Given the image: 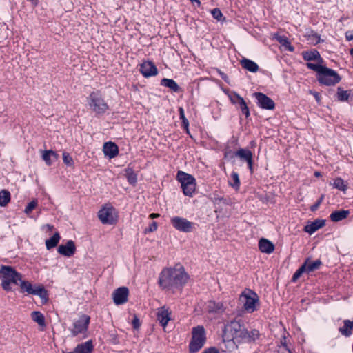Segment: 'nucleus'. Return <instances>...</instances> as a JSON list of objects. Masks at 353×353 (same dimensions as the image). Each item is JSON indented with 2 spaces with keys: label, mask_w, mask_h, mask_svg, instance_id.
I'll return each instance as SVG.
<instances>
[{
  "label": "nucleus",
  "mask_w": 353,
  "mask_h": 353,
  "mask_svg": "<svg viewBox=\"0 0 353 353\" xmlns=\"http://www.w3.org/2000/svg\"><path fill=\"white\" fill-rule=\"evenodd\" d=\"M157 318L161 325L165 328L171 319V312L165 306L161 307L158 309Z\"/></svg>",
  "instance_id": "a211bd4d"
},
{
  "label": "nucleus",
  "mask_w": 353,
  "mask_h": 353,
  "mask_svg": "<svg viewBox=\"0 0 353 353\" xmlns=\"http://www.w3.org/2000/svg\"><path fill=\"white\" fill-rule=\"evenodd\" d=\"M228 97L233 104H240L241 101L243 100V99L236 92H232L228 94Z\"/></svg>",
  "instance_id": "e433bc0d"
},
{
  "label": "nucleus",
  "mask_w": 353,
  "mask_h": 353,
  "mask_svg": "<svg viewBox=\"0 0 353 353\" xmlns=\"http://www.w3.org/2000/svg\"><path fill=\"white\" fill-rule=\"evenodd\" d=\"M10 201V193L6 190L0 191V206L4 207Z\"/></svg>",
  "instance_id": "2f4dec72"
},
{
  "label": "nucleus",
  "mask_w": 353,
  "mask_h": 353,
  "mask_svg": "<svg viewBox=\"0 0 353 353\" xmlns=\"http://www.w3.org/2000/svg\"><path fill=\"white\" fill-rule=\"evenodd\" d=\"M323 198H324V196L322 195L319 199L314 204L312 205L311 207H310V210L314 212V211H316L319 207L320 206V205L321 204L323 200Z\"/></svg>",
  "instance_id": "8fccbe9b"
},
{
  "label": "nucleus",
  "mask_w": 353,
  "mask_h": 353,
  "mask_svg": "<svg viewBox=\"0 0 353 353\" xmlns=\"http://www.w3.org/2000/svg\"><path fill=\"white\" fill-rule=\"evenodd\" d=\"M176 179L181 185L183 192L185 196L192 197L196 190V180L193 176L183 171H179Z\"/></svg>",
  "instance_id": "423d86ee"
},
{
  "label": "nucleus",
  "mask_w": 353,
  "mask_h": 353,
  "mask_svg": "<svg viewBox=\"0 0 353 353\" xmlns=\"http://www.w3.org/2000/svg\"><path fill=\"white\" fill-rule=\"evenodd\" d=\"M192 3H196L198 6H200L201 2L199 0H190Z\"/></svg>",
  "instance_id": "bf43d9fd"
},
{
  "label": "nucleus",
  "mask_w": 353,
  "mask_h": 353,
  "mask_svg": "<svg viewBox=\"0 0 353 353\" xmlns=\"http://www.w3.org/2000/svg\"><path fill=\"white\" fill-rule=\"evenodd\" d=\"M258 106L264 110H272L275 108L274 101L262 92L254 93Z\"/></svg>",
  "instance_id": "ddd939ff"
},
{
  "label": "nucleus",
  "mask_w": 353,
  "mask_h": 353,
  "mask_svg": "<svg viewBox=\"0 0 353 353\" xmlns=\"http://www.w3.org/2000/svg\"><path fill=\"white\" fill-rule=\"evenodd\" d=\"M61 237L58 232H55L54 235L50 239L46 240V246L47 250H51L55 248L59 242Z\"/></svg>",
  "instance_id": "c756f323"
},
{
  "label": "nucleus",
  "mask_w": 353,
  "mask_h": 353,
  "mask_svg": "<svg viewBox=\"0 0 353 353\" xmlns=\"http://www.w3.org/2000/svg\"><path fill=\"white\" fill-rule=\"evenodd\" d=\"M189 276L184 268L176 265L164 268L159 274V284L163 289H181L188 282Z\"/></svg>",
  "instance_id": "f257e3e1"
},
{
  "label": "nucleus",
  "mask_w": 353,
  "mask_h": 353,
  "mask_svg": "<svg viewBox=\"0 0 353 353\" xmlns=\"http://www.w3.org/2000/svg\"><path fill=\"white\" fill-rule=\"evenodd\" d=\"M94 350V345L92 340H88L80 343L74 348V353H92Z\"/></svg>",
  "instance_id": "4be33fe9"
},
{
  "label": "nucleus",
  "mask_w": 353,
  "mask_h": 353,
  "mask_svg": "<svg viewBox=\"0 0 353 353\" xmlns=\"http://www.w3.org/2000/svg\"><path fill=\"white\" fill-rule=\"evenodd\" d=\"M141 73L145 77H150L157 74V68L151 61H144L140 65Z\"/></svg>",
  "instance_id": "f3484780"
},
{
  "label": "nucleus",
  "mask_w": 353,
  "mask_h": 353,
  "mask_svg": "<svg viewBox=\"0 0 353 353\" xmlns=\"http://www.w3.org/2000/svg\"><path fill=\"white\" fill-rule=\"evenodd\" d=\"M172 226L177 230L185 233L190 232L194 228L195 224L187 219L180 216H174L170 219Z\"/></svg>",
  "instance_id": "9b49d317"
},
{
  "label": "nucleus",
  "mask_w": 353,
  "mask_h": 353,
  "mask_svg": "<svg viewBox=\"0 0 353 353\" xmlns=\"http://www.w3.org/2000/svg\"><path fill=\"white\" fill-rule=\"evenodd\" d=\"M325 223V222L323 219H316L313 222L307 224L304 228V231L312 234L319 229L323 228Z\"/></svg>",
  "instance_id": "412c9836"
},
{
  "label": "nucleus",
  "mask_w": 353,
  "mask_h": 353,
  "mask_svg": "<svg viewBox=\"0 0 353 353\" xmlns=\"http://www.w3.org/2000/svg\"><path fill=\"white\" fill-rule=\"evenodd\" d=\"M235 156L246 161L250 170L252 171V153L250 150L241 148L236 152Z\"/></svg>",
  "instance_id": "6ab92c4d"
},
{
  "label": "nucleus",
  "mask_w": 353,
  "mask_h": 353,
  "mask_svg": "<svg viewBox=\"0 0 353 353\" xmlns=\"http://www.w3.org/2000/svg\"><path fill=\"white\" fill-rule=\"evenodd\" d=\"M19 285L23 292H27L28 294L36 295L40 297L43 303L48 301V291L42 285H32L31 283L21 279Z\"/></svg>",
  "instance_id": "0eeeda50"
},
{
  "label": "nucleus",
  "mask_w": 353,
  "mask_h": 353,
  "mask_svg": "<svg viewBox=\"0 0 353 353\" xmlns=\"http://www.w3.org/2000/svg\"><path fill=\"white\" fill-rule=\"evenodd\" d=\"M337 98L339 101H347L349 98V94L347 91L343 90L341 88H338Z\"/></svg>",
  "instance_id": "ea45409f"
},
{
  "label": "nucleus",
  "mask_w": 353,
  "mask_h": 353,
  "mask_svg": "<svg viewBox=\"0 0 353 353\" xmlns=\"http://www.w3.org/2000/svg\"><path fill=\"white\" fill-rule=\"evenodd\" d=\"M37 205H38L37 200H36V199L32 200V201L28 203V205H26V207L25 208L24 213L26 214L27 215H29L30 214V212L34 209L36 208Z\"/></svg>",
  "instance_id": "58836bf2"
},
{
  "label": "nucleus",
  "mask_w": 353,
  "mask_h": 353,
  "mask_svg": "<svg viewBox=\"0 0 353 353\" xmlns=\"http://www.w3.org/2000/svg\"><path fill=\"white\" fill-rule=\"evenodd\" d=\"M63 163L68 166H72L73 165L72 158L67 152L63 153Z\"/></svg>",
  "instance_id": "a18cd8bd"
},
{
  "label": "nucleus",
  "mask_w": 353,
  "mask_h": 353,
  "mask_svg": "<svg viewBox=\"0 0 353 353\" xmlns=\"http://www.w3.org/2000/svg\"><path fill=\"white\" fill-rule=\"evenodd\" d=\"M90 109L97 114H104L108 110L107 103L99 92H92L88 97Z\"/></svg>",
  "instance_id": "6e6552de"
},
{
  "label": "nucleus",
  "mask_w": 353,
  "mask_h": 353,
  "mask_svg": "<svg viewBox=\"0 0 353 353\" xmlns=\"http://www.w3.org/2000/svg\"><path fill=\"white\" fill-rule=\"evenodd\" d=\"M333 187L336 189H338L341 191L345 192L347 190V185L345 183V181L341 178H336L333 184Z\"/></svg>",
  "instance_id": "f704fd0d"
},
{
  "label": "nucleus",
  "mask_w": 353,
  "mask_h": 353,
  "mask_svg": "<svg viewBox=\"0 0 353 353\" xmlns=\"http://www.w3.org/2000/svg\"><path fill=\"white\" fill-rule=\"evenodd\" d=\"M223 333L226 334L228 337L234 339L236 342L242 343L255 342L260 336L259 330L256 329L248 331L241 319H234L228 322L225 325Z\"/></svg>",
  "instance_id": "f03ea898"
},
{
  "label": "nucleus",
  "mask_w": 353,
  "mask_h": 353,
  "mask_svg": "<svg viewBox=\"0 0 353 353\" xmlns=\"http://www.w3.org/2000/svg\"><path fill=\"white\" fill-rule=\"evenodd\" d=\"M206 341L205 331L203 326H196L192 328V340L189 345L191 353H195L201 349Z\"/></svg>",
  "instance_id": "39448f33"
},
{
  "label": "nucleus",
  "mask_w": 353,
  "mask_h": 353,
  "mask_svg": "<svg viewBox=\"0 0 353 353\" xmlns=\"http://www.w3.org/2000/svg\"><path fill=\"white\" fill-rule=\"evenodd\" d=\"M129 290L126 287H120L115 290L112 294L114 303L116 305H122L128 301Z\"/></svg>",
  "instance_id": "2eb2a0df"
},
{
  "label": "nucleus",
  "mask_w": 353,
  "mask_h": 353,
  "mask_svg": "<svg viewBox=\"0 0 353 353\" xmlns=\"http://www.w3.org/2000/svg\"><path fill=\"white\" fill-rule=\"evenodd\" d=\"M343 324V326L340 327L339 331L342 335L349 337L352 334L351 330L353 329V321L345 320Z\"/></svg>",
  "instance_id": "cd10ccee"
},
{
  "label": "nucleus",
  "mask_w": 353,
  "mask_h": 353,
  "mask_svg": "<svg viewBox=\"0 0 353 353\" xmlns=\"http://www.w3.org/2000/svg\"><path fill=\"white\" fill-rule=\"evenodd\" d=\"M31 1L34 2L35 3H37V0H31Z\"/></svg>",
  "instance_id": "338daca9"
},
{
  "label": "nucleus",
  "mask_w": 353,
  "mask_h": 353,
  "mask_svg": "<svg viewBox=\"0 0 353 353\" xmlns=\"http://www.w3.org/2000/svg\"><path fill=\"white\" fill-rule=\"evenodd\" d=\"M321 84L332 86L338 83L341 81L339 74L334 70L324 67L317 77Z\"/></svg>",
  "instance_id": "9d476101"
},
{
  "label": "nucleus",
  "mask_w": 353,
  "mask_h": 353,
  "mask_svg": "<svg viewBox=\"0 0 353 353\" xmlns=\"http://www.w3.org/2000/svg\"><path fill=\"white\" fill-rule=\"evenodd\" d=\"M279 353H292L291 350L288 348L286 344L279 345L278 348Z\"/></svg>",
  "instance_id": "3c124183"
},
{
  "label": "nucleus",
  "mask_w": 353,
  "mask_h": 353,
  "mask_svg": "<svg viewBox=\"0 0 353 353\" xmlns=\"http://www.w3.org/2000/svg\"><path fill=\"white\" fill-rule=\"evenodd\" d=\"M283 344H286V342H285V337H283V338L281 340V345H282Z\"/></svg>",
  "instance_id": "052dcab7"
},
{
  "label": "nucleus",
  "mask_w": 353,
  "mask_h": 353,
  "mask_svg": "<svg viewBox=\"0 0 353 353\" xmlns=\"http://www.w3.org/2000/svg\"><path fill=\"white\" fill-rule=\"evenodd\" d=\"M127 179H128V181L130 184H135L137 182V175L132 172L128 173Z\"/></svg>",
  "instance_id": "de8ad7c7"
},
{
  "label": "nucleus",
  "mask_w": 353,
  "mask_h": 353,
  "mask_svg": "<svg viewBox=\"0 0 353 353\" xmlns=\"http://www.w3.org/2000/svg\"><path fill=\"white\" fill-rule=\"evenodd\" d=\"M161 85L168 88L174 92H179L180 89L176 81L171 79L163 78L161 81Z\"/></svg>",
  "instance_id": "c85d7f7f"
},
{
  "label": "nucleus",
  "mask_w": 353,
  "mask_h": 353,
  "mask_svg": "<svg viewBox=\"0 0 353 353\" xmlns=\"http://www.w3.org/2000/svg\"><path fill=\"white\" fill-rule=\"evenodd\" d=\"M239 105V108L241 110L242 114H244L246 118L249 117V116L250 114V110H249V108H248L245 100L243 99V100L241 101L240 104Z\"/></svg>",
  "instance_id": "79ce46f5"
},
{
  "label": "nucleus",
  "mask_w": 353,
  "mask_h": 353,
  "mask_svg": "<svg viewBox=\"0 0 353 353\" xmlns=\"http://www.w3.org/2000/svg\"><path fill=\"white\" fill-rule=\"evenodd\" d=\"M57 252L67 257H71L76 252V246L73 241L69 240L65 245H60L58 247Z\"/></svg>",
  "instance_id": "dca6fc26"
},
{
  "label": "nucleus",
  "mask_w": 353,
  "mask_h": 353,
  "mask_svg": "<svg viewBox=\"0 0 353 353\" xmlns=\"http://www.w3.org/2000/svg\"><path fill=\"white\" fill-rule=\"evenodd\" d=\"M345 37L347 41L353 40V34H349V32H346Z\"/></svg>",
  "instance_id": "4d7b16f0"
},
{
  "label": "nucleus",
  "mask_w": 353,
  "mask_h": 353,
  "mask_svg": "<svg viewBox=\"0 0 353 353\" xmlns=\"http://www.w3.org/2000/svg\"><path fill=\"white\" fill-rule=\"evenodd\" d=\"M350 214V211L347 210H341L333 212L330 218L331 221L334 222H339L347 218V216Z\"/></svg>",
  "instance_id": "393cba45"
},
{
  "label": "nucleus",
  "mask_w": 353,
  "mask_h": 353,
  "mask_svg": "<svg viewBox=\"0 0 353 353\" xmlns=\"http://www.w3.org/2000/svg\"><path fill=\"white\" fill-rule=\"evenodd\" d=\"M222 338L223 351L229 353H238L239 345L243 343L242 342H236L232 337H228L225 333L223 334Z\"/></svg>",
  "instance_id": "4468645a"
},
{
  "label": "nucleus",
  "mask_w": 353,
  "mask_h": 353,
  "mask_svg": "<svg viewBox=\"0 0 353 353\" xmlns=\"http://www.w3.org/2000/svg\"><path fill=\"white\" fill-rule=\"evenodd\" d=\"M321 175V172H314V176H317V177H318V176H320Z\"/></svg>",
  "instance_id": "680f3d73"
},
{
  "label": "nucleus",
  "mask_w": 353,
  "mask_h": 353,
  "mask_svg": "<svg viewBox=\"0 0 353 353\" xmlns=\"http://www.w3.org/2000/svg\"><path fill=\"white\" fill-rule=\"evenodd\" d=\"M305 267L306 265H301V268H299L296 271V272L294 274L293 276H292V281L293 282H295L300 276L304 272H306L305 271Z\"/></svg>",
  "instance_id": "c03bdc74"
},
{
  "label": "nucleus",
  "mask_w": 353,
  "mask_h": 353,
  "mask_svg": "<svg viewBox=\"0 0 353 353\" xmlns=\"http://www.w3.org/2000/svg\"><path fill=\"white\" fill-rule=\"evenodd\" d=\"M278 41L290 52H293L294 50V48L291 45L290 42L285 37H280L278 39Z\"/></svg>",
  "instance_id": "c9c22d12"
},
{
  "label": "nucleus",
  "mask_w": 353,
  "mask_h": 353,
  "mask_svg": "<svg viewBox=\"0 0 353 353\" xmlns=\"http://www.w3.org/2000/svg\"><path fill=\"white\" fill-rule=\"evenodd\" d=\"M259 248L261 252L271 254L274 250V244L266 239H261L259 242Z\"/></svg>",
  "instance_id": "5701e85b"
},
{
  "label": "nucleus",
  "mask_w": 353,
  "mask_h": 353,
  "mask_svg": "<svg viewBox=\"0 0 353 353\" xmlns=\"http://www.w3.org/2000/svg\"><path fill=\"white\" fill-rule=\"evenodd\" d=\"M241 66L252 72H256L259 70L258 65L252 60L243 59L241 61Z\"/></svg>",
  "instance_id": "bb28decb"
},
{
  "label": "nucleus",
  "mask_w": 353,
  "mask_h": 353,
  "mask_svg": "<svg viewBox=\"0 0 353 353\" xmlns=\"http://www.w3.org/2000/svg\"><path fill=\"white\" fill-rule=\"evenodd\" d=\"M221 77H222L223 79L226 81V75H225L224 74H221Z\"/></svg>",
  "instance_id": "e2e57ef3"
},
{
  "label": "nucleus",
  "mask_w": 353,
  "mask_h": 353,
  "mask_svg": "<svg viewBox=\"0 0 353 353\" xmlns=\"http://www.w3.org/2000/svg\"><path fill=\"white\" fill-rule=\"evenodd\" d=\"M303 59L306 61H314L320 57V54L316 50L304 52L303 53Z\"/></svg>",
  "instance_id": "72a5a7b5"
},
{
  "label": "nucleus",
  "mask_w": 353,
  "mask_h": 353,
  "mask_svg": "<svg viewBox=\"0 0 353 353\" xmlns=\"http://www.w3.org/2000/svg\"><path fill=\"white\" fill-rule=\"evenodd\" d=\"M307 67L317 72V77L319 75L321 72L323 70L325 66L319 64L307 63Z\"/></svg>",
  "instance_id": "a19ab883"
},
{
  "label": "nucleus",
  "mask_w": 353,
  "mask_h": 353,
  "mask_svg": "<svg viewBox=\"0 0 353 353\" xmlns=\"http://www.w3.org/2000/svg\"><path fill=\"white\" fill-rule=\"evenodd\" d=\"M229 185L232 187L235 190H239L240 188V179L237 172H232L231 173V180L228 181Z\"/></svg>",
  "instance_id": "7c9ffc66"
},
{
  "label": "nucleus",
  "mask_w": 353,
  "mask_h": 353,
  "mask_svg": "<svg viewBox=\"0 0 353 353\" xmlns=\"http://www.w3.org/2000/svg\"><path fill=\"white\" fill-rule=\"evenodd\" d=\"M321 265V261L316 260L314 261H306L302 265H306L305 271L309 272L318 269Z\"/></svg>",
  "instance_id": "473e14b6"
},
{
  "label": "nucleus",
  "mask_w": 353,
  "mask_h": 353,
  "mask_svg": "<svg viewBox=\"0 0 353 353\" xmlns=\"http://www.w3.org/2000/svg\"><path fill=\"white\" fill-rule=\"evenodd\" d=\"M215 305V312H220L223 310V304L221 303H214Z\"/></svg>",
  "instance_id": "6e6d98bb"
},
{
  "label": "nucleus",
  "mask_w": 353,
  "mask_h": 353,
  "mask_svg": "<svg viewBox=\"0 0 353 353\" xmlns=\"http://www.w3.org/2000/svg\"><path fill=\"white\" fill-rule=\"evenodd\" d=\"M98 217L103 224L114 225L118 221V212L112 205H105L99 211Z\"/></svg>",
  "instance_id": "1a4fd4ad"
},
{
  "label": "nucleus",
  "mask_w": 353,
  "mask_h": 353,
  "mask_svg": "<svg viewBox=\"0 0 353 353\" xmlns=\"http://www.w3.org/2000/svg\"><path fill=\"white\" fill-rule=\"evenodd\" d=\"M140 321L137 316H135L132 320V325L134 329H138L140 327Z\"/></svg>",
  "instance_id": "603ef678"
},
{
  "label": "nucleus",
  "mask_w": 353,
  "mask_h": 353,
  "mask_svg": "<svg viewBox=\"0 0 353 353\" xmlns=\"http://www.w3.org/2000/svg\"><path fill=\"white\" fill-rule=\"evenodd\" d=\"M315 97H316V99L318 101L319 100V97H318L317 94H315Z\"/></svg>",
  "instance_id": "69168bd1"
},
{
  "label": "nucleus",
  "mask_w": 353,
  "mask_h": 353,
  "mask_svg": "<svg viewBox=\"0 0 353 353\" xmlns=\"http://www.w3.org/2000/svg\"><path fill=\"white\" fill-rule=\"evenodd\" d=\"M307 40L310 42V43L316 45L321 41V38L317 33L311 32V33L307 35Z\"/></svg>",
  "instance_id": "4c0bfd02"
},
{
  "label": "nucleus",
  "mask_w": 353,
  "mask_h": 353,
  "mask_svg": "<svg viewBox=\"0 0 353 353\" xmlns=\"http://www.w3.org/2000/svg\"><path fill=\"white\" fill-rule=\"evenodd\" d=\"M212 15L213 17L218 20L221 21L223 17V14L219 8H214L211 11Z\"/></svg>",
  "instance_id": "49530a36"
},
{
  "label": "nucleus",
  "mask_w": 353,
  "mask_h": 353,
  "mask_svg": "<svg viewBox=\"0 0 353 353\" xmlns=\"http://www.w3.org/2000/svg\"><path fill=\"white\" fill-rule=\"evenodd\" d=\"M63 353H74V352H63Z\"/></svg>",
  "instance_id": "774afa93"
},
{
  "label": "nucleus",
  "mask_w": 353,
  "mask_h": 353,
  "mask_svg": "<svg viewBox=\"0 0 353 353\" xmlns=\"http://www.w3.org/2000/svg\"><path fill=\"white\" fill-rule=\"evenodd\" d=\"M202 353H219V351L215 347H210L205 350Z\"/></svg>",
  "instance_id": "5fc2aeb1"
},
{
  "label": "nucleus",
  "mask_w": 353,
  "mask_h": 353,
  "mask_svg": "<svg viewBox=\"0 0 353 353\" xmlns=\"http://www.w3.org/2000/svg\"><path fill=\"white\" fill-rule=\"evenodd\" d=\"M42 159L47 165H51L58 159V155L53 150H45Z\"/></svg>",
  "instance_id": "b1692460"
},
{
  "label": "nucleus",
  "mask_w": 353,
  "mask_h": 353,
  "mask_svg": "<svg viewBox=\"0 0 353 353\" xmlns=\"http://www.w3.org/2000/svg\"><path fill=\"white\" fill-rule=\"evenodd\" d=\"M54 229V226L50 224H46L42 226V230L48 232V231H52Z\"/></svg>",
  "instance_id": "864d4df0"
},
{
  "label": "nucleus",
  "mask_w": 353,
  "mask_h": 353,
  "mask_svg": "<svg viewBox=\"0 0 353 353\" xmlns=\"http://www.w3.org/2000/svg\"><path fill=\"white\" fill-rule=\"evenodd\" d=\"M350 54L353 57V48L350 50Z\"/></svg>",
  "instance_id": "0e129e2a"
},
{
  "label": "nucleus",
  "mask_w": 353,
  "mask_h": 353,
  "mask_svg": "<svg viewBox=\"0 0 353 353\" xmlns=\"http://www.w3.org/2000/svg\"><path fill=\"white\" fill-rule=\"evenodd\" d=\"M179 112L180 119L182 121L183 126L184 127V128L188 130V126H189V122H188V119L185 117V112H184L183 108L180 107L179 108Z\"/></svg>",
  "instance_id": "37998d69"
},
{
  "label": "nucleus",
  "mask_w": 353,
  "mask_h": 353,
  "mask_svg": "<svg viewBox=\"0 0 353 353\" xmlns=\"http://www.w3.org/2000/svg\"><path fill=\"white\" fill-rule=\"evenodd\" d=\"M90 323V317L86 314H83L78 320L73 323L72 328L71 329L72 334L75 336L79 334L85 333L87 332Z\"/></svg>",
  "instance_id": "f8f14e48"
},
{
  "label": "nucleus",
  "mask_w": 353,
  "mask_h": 353,
  "mask_svg": "<svg viewBox=\"0 0 353 353\" xmlns=\"http://www.w3.org/2000/svg\"><path fill=\"white\" fill-rule=\"evenodd\" d=\"M160 216V214H157V213H152L149 215V217L150 219H155V218H158Z\"/></svg>",
  "instance_id": "13d9d810"
},
{
  "label": "nucleus",
  "mask_w": 353,
  "mask_h": 353,
  "mask_svg": "<svg viewBox=\"0 0 353 353\" xmlns=\"http://www.w3.org/2000/svg\"><path fill=\"white\" fill-rule=\"evenodd\" d=\"M238 303L244 312L253 313L260 305L258 294L249 288H245L239 295Z\"/></svg>",
  "instance_id": "7ed1b4c3"
},
{
  "label": "nucleus",
  "mask_w": 353,
  "mask_h": 353,
  "mask_svg": "<svg viewBox=\"0 0 353 353\" xmlns=\"http://www.w3.org/2000/svg\"><path fill=\"white\" fill-rule=\"evenodd\" d=\"M31 318L33 321L37 323L41 327V330L46 327V321L43 314L39 311H34L31 313Z\"/></svg>",
  "instance_id": "a878e982"
},
{
  "label": "nucleus",
  "mask_w": 353,
  "mask_h": 353,
  "mask_svg": "<svg viewBox=\"0 0 353 353\" xmlns=\"http://www.w3.org/2000/svg\"><path fill=\"white\" fill-rule=\"evenodd\" d=\"M157 230V223L155 221H152L148 226V228L145 229V232H153Z\"/></svg>",
  "instance_id": "09e8293b"
},
{
  "label": "nucleus",
  "mask_w": 353,
  "mask_h": 353,
  "mask_svg": "<svg viewBox=\"0 0 353 353\" xmlns=\"http://www.w3.org/2000/svg\"><path fill=\"white\" fill-rule=\"evenodd\" d=\"M103 151L105 156L110 159L115 157L119 153L118 146L111 141L104 143Z\"/></svg>",
  "instance_id": "aec40b11"
},
{
  "label": "nucleus",
  "mask_w": 353,
  "mask_h": 353,
  "mask_svg": "<svg viewBox=\"0 0 353 353\" xmlns=\"http://www.w3.org/2000/svg\"><path fill=\"white\" fill-rule=\"evenodd\" d=\"M21 275L11 266L1 265L0 268V278L2 280L1 286L7 292L11 290L10 284H18L21 281Z\"/></svg>",
  "instance_id": "20e7f679"
}]
</instances>
